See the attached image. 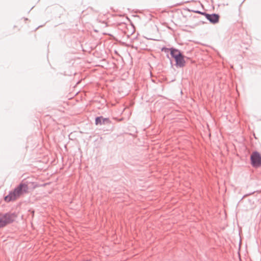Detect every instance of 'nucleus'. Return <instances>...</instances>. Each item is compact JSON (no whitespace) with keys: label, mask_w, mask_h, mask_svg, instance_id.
Returning <instances> with one entry per match:
<instances>
[{"label":"nucleus","mask_w":261,"mask_h":261,"mask_svg":"<svg viewBox=\"0 0 261 261\" xmlns=\"http://www.w3.org/2000/svg\"><path fill=\"white\" fill-rule=\"evenodd\" d=\"M208 13H207L206 12H200V14L201 15H203L205 17V18H207V15H208Z\"/></svg>","instance_id":"nucleus-9"},{"label":"nucleus","mask_w":261,"mask_h":261,"mask_svg":"<svg viewBox=\"0 0 261 261\" xmlns=\"http://www.w3.org/2000/svg\"><path fill=\"white\" fill-rule=\"evenodd\" d=\"M189 11H192L193 12H194V13H197V14H200V12H201V11H199V10H189Z\"/></svg>","instance_id":"nucleus-10"},{"label":"nucleus","mask_w":261,"mask_h":261,"mask_svg":"<svg viewBox=\"0 0 261 261\" xmlns=\"http://www.w3.org/2000/svg\"><path fill=\"white\" fill-rule=\"evenodd\" d=\"M111 121L109 118H104L102 116H97L95 119V124L96 125H109Z\"/></svg>","instance_id":"nucleus-5"},{"label":"nucleus","mask_w":261,"mask_h":261,"mask_svg":"<svg viewBox=\"0 0 261 261\" xmlns=\"http://www.w3.org/2000/svg\"><path fill=\"white\" fill-rule=\"evenodd\" d=\"M253 193H254V192H252V193H249V194H246V195H245L244 196H243V198H244V197H246V196H248V195H251V194H253Z\"/></svg>","instance_id":"nucleus-11"},{"label":"nucleus","mask_w":261,"mask_h":261,"mask_svg":"<svg viewBox=\"0 0 261 261\" xmlns=\"http://www.w3.org/2000/svg\"><path fill=\"white\" fill-rule=\"evenodd\" d=\"M31 182L28 179H23L17 185V198L29 193V185Z\"/></svg>","instance_id":"nucleus-2"},{"label":"nucleus","mask_w":261,"mask_h":261,"mask_svg":"<svg viewBox=\"0 0 261 261\" xmlns=\"http://www.w3.org/2000/svg\"><path fill=\"white\" fill-rule=\"evenodd\" d=\"M220 16L218 14H208L206 19L212 23L216 24L219 21Z\"/></svg>","instance_id":"nucleus-6"},{"label":"nucleus","mask_w":261,"mask_h":261,"mask_svg":"<svg viewBox=\"0 0 261 261\" xmlns=\"http://www.w3.org/2000/svg\"><path fill=\"white\" fill-rule=\"evenodd\" d=\"M16 198V190H14L13 192L10 193L9 195L5 197V200L6 202H10L11 201L15 200Z\"/></svg>","instance_id":"nucleus-8"},{"label":"nucleus","mask_w":261,"mask_h":261,"mask_svg":"<svg viewBox=\"0 0 261 261\" xmlns=\"http://www.w3.org/2000/svg\"><path fill=\"white\" fill-rule=\"evenodd\" d=\"M24 20H28V19L27 18H25L24 19Z\"/></svg>","instance_id":"nucleus-12"},{"label":"nucleus","mask_w":261,"mask_h":261,"mask_svg":"<svg viewBox=\"0 0 261 261\" xmlns=\"http://www.w3.org/2000/svg\"><path fill=\"white\" fill-rule=\"evenodd\" d=\"M15 219L14 214H0V228L12 222Z\"/></svg>","instance_id":"nucleus-3"},{"label":"nucleus","mask_w":261,"mask_h":261,"mask_svg":"<svg viewBox=\"0 0 261 261\" xmlns=\"http://www.w3.org/2000/svg\"><path fill=\"white\" fill-rule=\"evenodd\" d=\"M251 164L254 168L261 166V154L257 151H253L250 156Z\"/></svg>","instance_id":"nucleus-4"},{"label":"nucleus","mask_w":261,"mask_h":261,"mask_svg":"<svg viewBox=\"0 0 261 261\" xmlns=\"http://www.w3.org/2000/svg\"><path fill=\"white\" fill-rule=\"evenodd\" d=\"M176 48H174L173 47H170V48H167L166 46H163L161 48V51H164L165 53L166 54V57L169 59L170 62V65L171 67H172L173 66V61L171 60V58L169 57V53H171V50L172 49H175Z\"/></svg>","instance_id":"nucleus-7"},{"label":"nucleus","mask_w":261,"mask_h":261,"mask_svg":"<svg viewBox=\"0 0 261 261\" xmlns=\"http://www.w3.org/2000/svg\"><path fill=\"white\" fill-rule=\"evenodd\" d=\"M170 56L175 61L174 65L177 68H182L186 65L185 58L188 59L185 56L181 50L178 49H172L170 53Z\"/></svg>","instance_id":"nucleus-1"}]
</instances>
